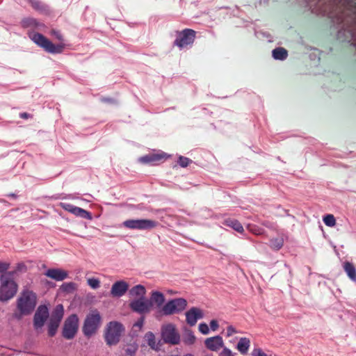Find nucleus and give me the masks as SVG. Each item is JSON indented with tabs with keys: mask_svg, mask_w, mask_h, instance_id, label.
<instances>
[{
	"mask_svg": "<svg viewBox=\"0 0 356 356\" xmlns=\"http://www.w3.org/2000/svg\"><path fill=\"white\" fill-rule=\"evenodd\" d=\"M195 31L193 29H185L178 33V35L174 41V45L182 49L191 46L195 38Z\"/></svg>",
	"mask_w": 356,
	"mask_h": 356,
	"instance_id": "9",
	"label": "nucleus"
},
{
	"mask_svg": "<svg viewBox=\"0 0 356 356\" xmlns=\"http://www.w3.org/2000/svg\"><path fill=\"white\" fill-rule=\"evenodd\" d=\"M220 356H234V355L230 349L225 347L220 353Z\"/></svg>",
	"mask_w": 356,
	"mask_h": 356,
	"instance_id": "43",
	"label": "nucleus"
},
{
	"mask_svg": "<svg viewBox=\"0 0 356 356\" xmlns=\"http://www.w3.org/2000/svg\"><path fill=\"white\" fill-rule=\"evenodd\" d=\"M36 295L33 291H24L17 299V309L22 315H28L35 309Z\"/></svg>",
	"mask_w": 356,
	"mask_h": 356,
	"instance_id": "2",
	"label": "nucleus"
},
{
	"mask_svg": "<svg viewBox=\"0 0 356 356\" xmlns=\"http://www.w3.org/2000/svg\"><path fill=\"white\" fill-rule=\"evenodd\" d=\"M59 325H60V323H58V322L51 321V320L49 321L48 334L50 337H53L56 334Z\"/></svg>",
	"mask_w": 356,
	"mask_h": 356,
	"instance_id": "29",
	"label": "nucleus"
},
{
	"mask_svg": "<svg viewBox=\"0 0 356 356\" xmlns=\"http://www.w3.org/2000/svg\"><path fill=\"white\" fill-rule=\"evenodd\" d=\"M250 346V340L246 337H242L240 339L236 348L242 354L245 355L248 353Z\"/></svg>",
	"mask_w": 356,
	"mask_h": 356,
	"instance_id": "21",
	"label": "nucleus"
},
{
	"mask_svg": "<svg viewBox=\"0 0 356 356\" xmlns=\"http://www.w3.org/2000/svg\"><path fill=\"white\" fill-rule=\"evenodd\" d=\"M60 205L62 209H63L64 210H65L68 212H70L71 213H72V211H73L74 208L75 207L74 205L71 204L70 203H65V202H61L60 204Z\"/></svg>",
	"mask_w": 356,
	"mask_h": 356,
	"instance_id": "37",
	"label": "nucleus"
},
{
	"mask_svg": "<svg viewBox=\"0 0 356 356\" xmlns=\"http://www.w3.org/2000/svg\"><path fill=\"white\" fill-rule=\"evenodd\" d=\"M9 266L10 264L8 263L0 261V273L3 274H6L7 273L6 272L9 268Z\"/></svg>",
	"mask_w": 356,
	"mask_h": 356,
	"instance_id": "40",
	"label": "nucleus"
},
{
	"mask_svg": "<svg viewBox=\"0 0 356 356\" xmlns=\"http://www.w3.org/2000/svg\"><path fill=\"white\" fill-rule=\"evenodd\" d=\"M64 314V309L62 305H58L54 309L50 320L60 323Z\"/></svg>",
	"mask_w": 356,
	"mask_h": 356,
	"instance_id": "22",
	"label": "nucleus"
},
{
	"mask_svg": "<svg viewBox=\"0 0 356 356\" xmlns=\"http://www.w3.org/2000/svg\"><path fill=\"white\" fill-rule=\"evenodd\" d=\"M138 347L134 345H130L128 346L127 348L124 350L125 353L128 356H134L136 351H137Z\"/></svg>",
	"mask_w": 356,
	"mask_h": 356,
	"instance_id": "36",
	"label": "nucleus"
},
{
	"mask_svg": "<svg viewBox=\"0 0 356 356\" xmlns=\"http://www.w3.org/2000/svg\"><path fill=\"white\" fill-rule=\"evenodd\" d=\"M44 275L56 281H63L68 276L67 272L60 268H50Z\"/></svg>",
	"mask_w": 356,
	"mask_h": 356,
	"instance_id": "17",
	"label": "nucleus"
},
{
	"mask_svg": "<svg viewBox=\"0 0 356 356\" xmlns=\"http://www.w3.org/2000/svg\"><path fill=\"white\" fill-rule=\"evenodd\" d=\"M20 117L24 119H27L29 118L30 115L27 113H20Z\"/></svg>",
	"mask_w": 356,
	"mask_h": 356,
	"instance_id": "46",
	"label": "nucleus"
},
{
	"mask_svg": "<svg viewBox=\"0 0 356 356\" xmlns=\"http://www.w3.org/2000/svg\"><path fill=\"white\" fill-rule=\"evenodd\" d=\"M222 224L232 227L238 233H243L244 232V229L241 223L236 219L228 218L224 220Z\"/></svg>",
	"mask_w": 356,
	"mask_h": 356,
	"instance_id": "19",
	"label": "nucleus"
},
{
	"mask_svg": "<svg viewBox=\"0 0 356 356\" xmlns=\"http://www.w3.org/2000/svg\"><path fill=\"white\" fill-rule=\"evenodd\" d=\"M8 197H11L13 198H16L17 195L15 193H10L8 195Z\"/></svg>",
	"mask_w": 356,
	"mask_h": 356,
	"instance_id": "49",
	"label": "nucleus"
},
{
	"mask_svg": "<svg viewBox=\"0 0 356 356\" xmlns=\"http://www.w3.org/2000/svg\"><path fill=\"white\" fill-rule=\"evenodd\" d=\"M101 316L97 310H94L86 316L83 326V332L87 337L94 334L101 325Z\"/></svg>",
	"mask_w": 356,
	"mask_h": 356,
	"instance_id": "3",
	"label": "nucleus"
},
{
	"mask_svg": "<svg viewBox=\"0 0 356 356\" xmlns=\"http://www.w3.org/2000/svg\"><path fill=\"white\" fill-rule=\"evenodd\" d=\"M284 245V240L282 238H275L270 240L269 246L275 250H279Z\"/></svg>",
	"mask_w": 356,
	"mask_h": 356,
	"instance_id": "27",
	"label": "nucleus"
},
{
	"mask_svg": "<svg viewBox=\"0 0 356 356\" xmlns=\"http://www.w3.org/2000/svg\"><path fill=\"white\" fill-rule=\"evenodd\" d=\"M129 294L131 298L135 299L145 298L146 289L144 286L138 284L129 290Z\"/></svg>",
	"mask_w": 356,
	"mask_h": 356,
	"instance_id": "18",
	"label": "nucleus"
},
{
	"mask_svg": "<svg viewBox=\"0 0 356 356\" xmlns=\"http://www.w3.org/2000/svg\"><path fill=\"white\" fill-rule=\"evenodd\" d=\"M170 157V155L163 152L158 153H152L143 156L139 159V161L143 163L157 164L163 162Z\"/></svg>",
	"mask_w": 356,
	"mask_h": 356,
	"instance_id": "12",
	"label": "nucleus"
},
{
	"mask_svg": "<svg viewBox=\"0 0 356 356\" xmlns=\"http://www.w3.org/2000/svg\"><path fill=\"white\" fill-rule=\"evenodd\" d=\"M262 225L266 226V227H270V222H268V221H265V222H262Z\"/></svg>",
	"mask_w": 356,
	"mask_h": 356,
	"instance_id": "48",
	"label": "nucleus"
},
{
	"mask_svg": "<svg viewBox=\"0 0 356 356\" xmlns=\"http://www.w3.org/2000/svg\"><path fill=\"white\" fill-rule=\"evenodd\" d=\"M239 332L232 325H229L227 327V337H231L234 334Z\"/></svg>",
	"mask_w": 356,
	"mask_h": 356,
	"instance_id": "41",
	"label": "nucleus"
},
{
	"mask_svg": "<svg viewBox=\"0 0 356 356\" xmlns=\"http://www.w3.org/2000/svg\"><path fill=\"white\" fill-rule=\"evenodd\" d=\"M129 289V284L124 281L115 282L111 287V293L113 297H121Z\"/></svg>",
	"mask_w": 356,
	"mask_h": 356,
	"instance_id": "15",
	"label": "nucleus"
},
{
	"mask_svg": "<svg viewBox=\"0 0 356 356\" xmlns=\"http://www.w3.org/2000/svg\"><path fill=\"white\" fill-rule=\"evenodd\" d=\"M62 288L63 289L64 291H68L70 289L74 288V284L72 283V282L67 283V284H63L62 285Z\"/></svg>",
	"mask_w": 356,
	"mask_h": 356,
	"instance_id": "45",
	"label": "nucleus"
},
{
	"mask_svg": "<svg viewBox=\"0 0 356 356\" xmlns=\"http://www.w3.org/2000/svg\"><path fill=\"white\" fill-rule=\"evenodd\" d=\"M203 314L202 311L197 307H192L186 313V322L191 326L196 324L197 319L202 318Z\"/></svg>",
	"mask_w": 356,
	"mask_h": 356,
	"instance_id": "16",
	"label": "nucleus"
},
{
	"mask_svg": "<svg viewBox=\"0 0 356 356\" xmlns=\"http://www.w3.org/2000/svg\"><path fill=\"white\" fill-rule=\"evenodd\" d=\"M11 273L2 274L0 278V300L7 301L17 293V285L11 277Z\"/></svg>",
	"mask_w": 356,
	"mask_h": 356,
	"instance_id": "1",
	"label": "nucleus"
},
{
	"mask_svg": "<svg viewBox=\"0 0 356 356\" xmlns=\"http://www.w3.org/2000/svg\"><path fill=\"white\" fill-rule=\"evenodd\" d=\"M152 305L155 304L156 307H161L165 302L164 295L159 291H152L150 296V300H149Z\"/></svg>",
	"mask_w": 356,
	"mask_h": 356,
	"instance_id": "20",
	"label": "nucleus"
},
{
	"mask_svg": "<svg viewBox=\"0 0 356 356\" xmlns=\"http://www.w3.org/2000/svg\"><path fill=\"white\" fill-rule=\"evenodd\" d=\"M158 222L149 219H130L123 222L124 227L130 229H152L158 225Z\"/></svg>",
	"mask_w": 356,
	"mask_h": 356,
	"instance_id": "8",
	"label": "nucleus"
},
{
	"mask_svg": "<svg viewBox=\"0 0 356 356\" xmlns=\"http://www.w3.org/2000/svg\"><path fill=\"white\" fill-rule=\"evenodd\" d=\"M343 269L351 280L356 281V270L352 263L348 261L345 262L343 264Z\"/></svg>",
	"mask_w": 356,
	"mask_h": 356,
	"instance_id": "24",
	"label": "nucleus"
},
{
	"mask_svg": "<svg viewBox=\"0 0 356 356\" xmlns=\"http://www.w3.org/2000/svg\"><path fill=\"white\" fill-rule=\"evenodd\" d=\"M31 40L38 46L51 54H60L63 51L64 44H54L42 34L35 33L31 37Z\"/></svg>",
	"mask_w": 356,
	"mask_h": 356,
	"instance_id": "4",
	"label": "nucleus"
},
{
	"mask_svg": "<svg viewBox=\"0 0 356 356\" xmlns=\"http://www.w3.org/2000/svg\"><path fill=\"white\" fill-rule=\"evenodd\" d=\"M50 34L51 35L56 37V38L60 42H62L63 40V37L62 34L60 33V31H58L52 29L50 32Z\"/></svg>",
	"mask_w": 356,
	"mask_h": 356,
	"instance_id": "39",
	"label": "nucleus"
},
{
	"mask_svg": "<svg viewBox=\"0 0 356 356\" xmlns=\"http://www.w3.org/2000/svg\"><path fill=\"white\" fill-rule=\"evenodd\" d=\"M323 222L328 227H334L336 225V220L332 214H327L324 216Z\"/></svg>",
	"mask_w": 356,
	"mask_h": 356,
	"instance_id": "30",
	"label": "nucleus"
},
{
	"mask_svg": "<svg viewBox=\"0 0 356 356\" xmlns=\"http://www.w3.org/2000/svg\"><path fill=\"white\" fill-rule=\"evenodd\" d=\"M187 306V301L184 298H175L169 300L161 308V312L165 316L179 314L184 311Z\"/></svg>",
	"mask_w": 356,
	"mask_h": 356,
	"instance_id": "6",
	"label": "nucleus"
},
{
	"mask_svg": "<svg viewBox=\"0 0 356 356\" xmlns=\"http://www.w3.org/2000/svg\"><path fill=\"white\" fill-rule=\"evenodd\" d=\"M195 341V337L192 332H188L184 337V342L186 344H193Z\"/></svg>",
	"mask_w": 356,
	"mask_h": 356,
	"instance_id": "33",
	"label": "nucleus"
},
{
	"mask_svg": "<svg viewBox=\"0 0 356 356\" xmlns=\"http://www.w3.org/2000/svg\"><path fill=\"white\" fill-rule=\"evenodd\" d=\"M79 318L76 314L70 315L65 321L63 328V337L66 339H72L78 330Z\"/></svg>",
	"mask_w": 356,
	"mask_h": 356,
	"instance_id": "10",
	"label": "nucleus"
},
{
	"mask_svg": "<svg viewBox=\"0 0 356 356\" xmlns=\"http://www.w3.org/2000/svg\"><path fill=\"white\" fill-rule=\"evenodd\" d=\"M204 345L207 349L217 352L224 346V341L220 336H216L206 339Z\"/></svg>",
	"mask_w": 356,
	"mask_h": 356,
	"instance_id": "14",
	"label": "nucleus"
},
{
	"mask_svg": "<svg viewBox=\"0 0 356 356\" xmlns=\"http://www.w3.org/2000/svg\"><path fill=\"white\" fill-rule=\"evenodd\" d=\"M143 318H140L136 324L135 325L136 326H138V327H141L143 324Z\"/></svg>",
	"mask_w": 356,
	"mask_h": 356,
	"instance_id": "47",
	"label": "nucleus"
},
{
	"mask_svg": "<svg viewBox=\"0 0 356 356\" xmlns=\"http://www.w3.org/2000/svg\"><path fill=\"white\" fill-rule=\"evenodd\" d=\"M49 316L48 309L45 305L40 306L34 315V326L42 327Z\"/></svg>",
	"mask_w": 356,
	"mask_h": 356,
	"instance_id": "13",
	"label": "nucleus"
},
{
	"mask_svg": "<svg viewBox=\"0 0 356 356\" xmlns=\"http://www.w3.org/2000/svg\"><path fill=\"white\" fill-rule=\"evenodd\" d=\"M72 213L84 219L92 220V214L89 211L76 206Z\"/></svg>",
	"mask_w": 356,
	"mask_h": 356,
	"instance_id": "25",
	"label": "nucleus"
},
{
	"mask_svg": "<svg viewBox=\"0 0 356 356\" xmlns=\"http://www.w3.org/2000/svg\"><path fill=\"white\" fill-rule=\"evenodd\" d=\"M22 23L24 27L34 26L37 24L36 20L33 18L24 19Z\"/></svg>",
	"mask_w": 356,
	"mask_h": 356,
	"instance_id": "35",
	"label": "nucleus"
},
{
	"mask_svg": "<svg viewBox=\"0 0 356 356\" xmlns=\"http://www.w3.org/2000/svg\"><path fill=\"white\" fill-rule=\"evenodd\" d=\"M145 338L147 339L148 345L152 349H155V350L158 349V346H157V344L156 342V338H155L154 334L152 332H147L145 334Z\"/></svg>",
	"mask_w": 356,
	"mask_h": 356,
	"instance_id": "28",
	"label": "nucleus"
},
{
	"mask_svg": "<svg viewBox=\"0 0 356 356\" xmlns=\"http://www.w3.org/2000/svg\"><path fill=\"white\" fill-rule=\"evenodd\" d=\"M27 1L33 9L38 12L47 13L48 11V6L39 0H27Z\"/></svg>",
	"mask_w": 356,
	"mask_h": 356,
	"instance_id": "23",
	"label": "nucleus"
},
{
	"mask_svg": "<svg viewBox=\"0 0 356 356\" xmlns=\"http://www.w3.org/2000/svg\"><path fill=\"white\" fill-rule=\"evenodd\" d=\"M191 162L192 161L187 157L183 156L179 157L178 163L182 168L187 167Z\"/></svg>",
	"mask_w": 356,
	"mask_h": 356,
	"instance_id": "34",
	"label": "nucleus"
},
{
	"mask_svg": "<svg viewBox=\"0 0 356 356\" xmlns=\"http://www.w3.org/2000/svg\"><path fill=\"white\" fill-rule=\"evenodd\" d=\"M218 323L216 320H211L210 322V327L213 331L216 330L218 328Z\"/></svg>",
	"mask_w": 356,
	"mask_h": 356,
	"instance_id": "44",
	"label": "nucleus"
},
{
	"mask_svg": "<svg viewBox=\"0 0 356 356\" xmlns=\"http://www.w3.org/2000/svg\"><path fill=\"white\" fill-rule=\"evenodd\" d=\"M248 229L256 235H262L264 233V229L255 225H248Z\"/></svg>",
	"mask_w": 356,
	"mask_h": 356,
	"instance_id": "31",
	"label": "nucleus"
},
{
	"mask_svg": "<svg viewBox=\"0 0 356 356\" xmlns=\"http://www.w3.org/2000/svg\"><path fill=\"white\" fill-rule=\"evenodd\" d=\"M288 56L287 51L282 47H277L273 50V56L277 60H284Z\"/></svg>",
	"mask_w": 356,
	"mask_h": 356,
	"instance_id": "26",
	"label": "nucleus"
},
{
	"mask_svg": "<svg viewBox=\"0 0 356 356\" xmlns=\"http://www.w3.org/2000/svg\"><path fill=\"white\" fill-rule=\"evenodd\" d=\"M161 337L165 343L177 345L180 342V335L172 323L163 325L161 327Z\"/></svg>",
	"mask_w": 356,
	"mask_h": 356,
	"instance_id": "7",
	"label": "nucleus"
},
{
	"mask_svg": "<svg viewBox=\"0 0 356 356\" xmlns=\"http://www.w3.org/2000/svg\"><path fill=\"white\" fill-rule=\"evenodd\" d=\"M252 356H268L260 348H255L252 350Z\"/></svg>",
	"mask_w": 356,
	"mask_h": 356,
	"instance_id": "42",
	"label": "nucleus"
},
{
	"mask_svg": "<svg viewBox=\"0 0 356 356\" xmlns=\"http://www.w3.org/2000/svg\"><path fill=\"white\" fill-rule=\"evenodd\" d=\"M199 330L203 334H207L209 332V328L208 325L204 323H200L199 325Z\"/></svg>",
	"mask_w": 356,
	"mask_h": 356,
	"instance_id": "38",
	"label": "nucleus"
},
{
	"mask_svg": "<svg viewBox=\"0 0 356 356\" xmlns=\"http://www.w3.org/2000/svg\"><path fill=\"white\" fill-rule=\"evenodd\" d=\"M123 331L124 327L121 323L116 321L110 322L104 335L107 345L113 346L117 344Z\"/></svg>",
	"mask_w": 356,
	"mask_h": 356,
	"instance_id": "5",
	"label": "nucleus"
},
{
	"mask_svg": "<svg viewBox=\"0 0 356 356\" xmlns=\"http://www.w3.org/2000/svg\"><path fill=\"white\" fill-rule=\"evenodd\" d=\"M129 307L140 314H147L151 310L152 303L146 298H137L130 302Z\"/></svg>",
	"mask_w": 356,
	"mask_h": 356,
	"instance_id": "11",
	"label": "nucleus"
},
{
	"mask_svg": "<svg viewBox=\"0 0 356 356\" xmlns=\"http://www.w3.org/2000/svg\"><path fill=\"white\" fill-rule=\"evenodd\" d=\"M87 283L93 289H98L100 286V281L97 278H88L87 280Z\"/></svg>",
	"mask_w": 356,
	"mask_h": 356,
	"instance_id": "32",
	"label": "nucleus"
}]
</instances>
